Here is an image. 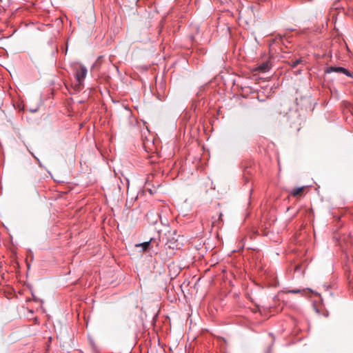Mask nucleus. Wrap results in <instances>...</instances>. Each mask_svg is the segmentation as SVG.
Masks as SVG:
<instances>
[{
    "instance_id": "1",
    "label": "nucleus",
    "mask_w": 353,
    "mask_h": 353,
    "mask_svg": "<svg viewBox=\"0 0 353 353\" xmlns=\"http://www.w3.org/2000/svg\"><path fill=\"white\" fill-rule=\"evenodd\" d=\"M88 74V70L85 66L80 65L79 68L75 70L74 77L78 84L80 85L83 83Z\"/></svg>"
},
{
    "instance_id": "2",
    "label": "nucleus",
    "mask_w": 353,
    "mask_h": 353,
    "mask_svg": "<svg viewBox=\"0 0 353 353\" xmlns=\"http://www.w3.org/2000/svg\"><path fill=\"white\" fill-rule=\"evenodd\" d=\"M181 243L176 238V235L169 237L165 243V246L170 249H178L181 247Z\"/></svg>"
},
{
    "instance_id": "3",
    "label": "nucleus",
    "mask_w": 353,
    "mask_h": 353,
    "mask_svg": "<svg viewBox=\"0 0 353 353\" xmlns=\"http://www.w3.org/2000/svg\"><path fill=\"white\" fill-rule=\"evenodd\" d=\"M325 73H332V72L343 73L347 77H353V73L352 74L347 70H346L342 67H330L325 70Z\"/></svg>"
},
{
    "instance_id": "4",
    "label": "nucleus",
    "mask_w": 353,
    "mask_h": 353,
    "mask_svg": "<svg viewBox=\"0 0 353 353\" xmlns=\"http://www.w3.org/2000/svg\"><path fill=\"white\" fill-rule=\"evenodd\" d=\"M257 70L261 72L265 73L269 71L270 65L268 62H263L258 66Z\"/></svg>"
},
{
    "instance_id": "5",
    "label": "nucleus",
    "mask_w": 353,
    "mask_h": 353,
    "mask_svg": "<svg viewBox=\"0 0 353 353\" xmlns=\"http://www.w3.org/2000/svg\"><path fill=\"white\" fill-rule=\"evenodd\" d=\"M303 189L304 186L295 188L291 190L290 195L297 196L303 191Z\"/></svg>"
},
{
    "instance_id": "6",
    "label": "nucleus",
    "mask_w": 353,
    "mask_h": 353,
    "mask_svg": "<svg viewBox=\"0 0 353 353\" xmlns=\"http://www.w3.org/2000/svg\"><path fill=\"white\" fill-rule=\"evenodd\" d=\"M153 240L154 239L152 238L150 241L143 242L139 244V245H141L143 250H146L149 247L150 244L153 241Z\"/></svg>"
},
{
    "instance_id": "7",
    "label": "nucleus",
    "mask_w": 353,
    "mask_h": 353,
    "mask_svg": "<svg viewBox=\"0 0 353 353\" xmlns=\"http://www.w3.org/2000/svg\"><path fill=\"white\" fill-rule=\"evenodd\" d=\"M302 61H303L301 59H297L295 61H292L291 65L292 68H296L297 65H299L300 63H302Z\"/></svg>"
},
{
    "instance_id": "8",
    "label": "nucleus",
    "mask_w": 353,
    "mask_h": 353,
    "mask_svg": "<svg viewBox=\"0 0 353 353\" xmlns=\"http://www.w3.org/2000/svg\"><path fill=\"white\" fill-rule=\"evenodd\" d=\"M303 292H304V290H292L285 291L286 293H289V294H300Z\"/></svg>"
}]
</instances>
